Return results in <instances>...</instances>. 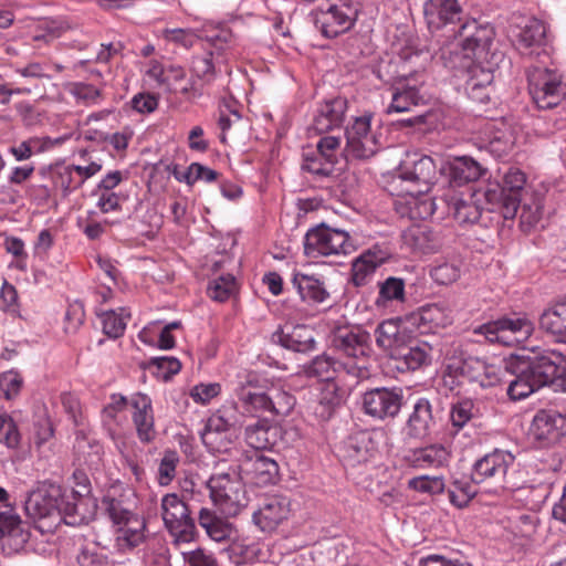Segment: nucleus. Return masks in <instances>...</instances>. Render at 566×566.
<instances>
[{
	"mask_svg": "<svg viewBox=\"0 0 566 566\" xmlns=\"http://www.w3.org/2000/svg\"><path fill=\"white\" fill-rule=\"evenodd\" d=\"M475 145L495 158H503L513 150L515 136L503 122L488 123Z\"/></svg>",
	"mask_w": 566,
	"mask_h": 566,
	"instance_id": "nucleus-21",
	"label": "nucleus"
},
{
	"mask_svg": "<svg viewBox=\"0 0 566 566\" xmlns=\"http://www.w3.org/2000/svg\"><path fill=\"white\" fill-rule=\"evenodd\" d=\"M238 422L233 407H222L211 415L201 433L234 432L233 428Z\"/></svg>",
	"mask_w": 566,
	"mask_h": 566,
	"instance_id": "nucleus-51",
	"label": "nucleus"
},
{
	"mask_svg": "<svg viewBox=\"0 0 566 566\" xmlns=\"http://www.w3.org/2000/svg\"><path fill=\"white\" fill-rule=\"evenodd\" d=\"M493 70L478 63L467 65L464 71V90L470 99L485 104L490 99L493 83Z\"/></svg>",
	"mask_w": 566,
	"mask_h": 566,
	"instance_id": "nucleus-27",
	"label": "nucleus"
},
{
	"mask_svg": "<svg viewBox=\"0 0 566 566\" xmlns=\"http://www.w3.org/2000/svg\"><path fill=\"white\" fill-rule=\"evenodd\" d=\"M434 426L432 405L427 398L416 400L407 421V434L412 438L428 437Z\"/></svg>",
	"mask_w": 566,
	"mask_h": 566,
	"instance_id": "nucleus-37",
	"label": "nucleus"
},
{
	"mask_svg": "<svg viewBox=\"0 0 566 566\" xmlns=\"http://www.w3.org/2000/svg\"><path fill=\"white\" fill-rule=\"evenodd\" d=\"M160 514L165 527L177 542L190 543L197 538L196 522L185 495L165 494L160 501Z\"/></svg>",
	"mask_w": 566,
	"mask_h": 566,
	"instance_id": "nucleus-7",
	"label": "nucleus"
},
{
	"mask_svg": "<svg viewBox=\"0 0 566 566\" xmlns=\"http://www.w3.org/2000/svg\"><path fill=\"white\" fill-rule=\"evenodd\" d=\"M291 282L300 298L308 305L323 304L331 296L323 275L295 270Z\"/></svg>",
	"mask_w": 566,
	"mask_h": 566,
	"instance_id": "nucleus-24",
	"label": "nucleus"
},
{
	"mask_svg": "<svg viewBox=\"0 0 566 566\" xmlns=\"http://www.w3.org/2000/svg\"><path fill=\"white\" fill-rule=\"evenodd\" d=\"M103 505L112 522L117 526L115 547L119 553L128 554L147 541V524L144 517L125 506L123 501L111 495L103 499Z\"/></svg>",
	"mask_w": 566,
	"mask_h": 566,
	"instance_id": "nucleus-5",
	"label": "nucleus"
},
{
	"mask_svg": "<svg viewBox=\"0 0 566 566\" xmlns=\"http://www.w3.org/2000/svg\"><path fill=\"white\" fill-rule=\"evenodd\" d=\"M408 488L419 493L429 495L440 494L444 490V480L442 476L419 475L408 481Z\"/></svg>",
	"mask_w": 566,
	"mask_h": 566,
	"instance_id": "nucleus-59",
	"label": "nucleus"
},
{
	"mask_svg": "<svg viewBox=\"0 0 566 566\" xmlns=\"http://www.w3.org/2000/svg\"><path fill=\"white\" fill-rule=\"evenodd\" d=\"M31 532L11 504L0 505V543L4 553L17 554L27 549Z\"/></svg>",
	"mask_w": 566,
	"mask_h": 566,
	"instance_id": "nucleus-15",
	"label": "nucleus"
},
{
	"mask_svg": "<svg viewBox=\"0 0 566 566\" xmlns=\"http://www.w3.org/2000/svg\"><path fill=\"white\" fill-rule=\"evenodd\" d=\"M450 459V451L440 443L409 450L403 460L413 469L444 467Z\"/></svg>",
	"mask_w": 566,
	"mask_h": 566,
	"instance_id": "nucleus-31",
	"label": "nucleus"
},
{
	"mask_svg": "<svg viewBox=\"0 0 566 566\" xmlns=\"http://www.w3.org/2000/svg\"><path fill=\"white\" fill-rule=\"evenodd\" d=\"M59 497V490L38 489L30 492L24 502L27 516L42 534L53 533L62 523Z\"/></svg>",
	"mask_w": 566,
	"mask_h": 566,
	"instance_id": "nucleus-10",
	"label": "nucleus"
},
{
	"mask_svg": "<svg viewBox=\"0 0 566 566\" xmlns=\"http://www.w3.org/2000/svg\"><path fill=\"white\" fill-rule=\"evenodd\" d=\"M526 184V175L517 167H509L502 176L501 187L506 195L504 219H513L521 203V192Z\"/></svg>",
	"mask_w": 566,
	"mask_h": 566,
	"instance_id": "nucleus-30",
	"label": "nucleus"
},
{
	"mask_svg": "<svg viewBox=\"0 0 566 566\" xmlns=\"http://www.w3.org/2000/svg\"><path fill=\"white\" fill-rule=\"evenodd\" d=\"M74 448L90 469L97 470L99 468L104 455V449L98 441L88 440L85 437L77 438Z\"/></svg>",
	"mask_w": 566,
	"mask_h": 566,
	"instance_id": "nucleus-55",
	"label": "nucleus"
},
{
	"mask_svg": "<svg viewBox=\"0 0 566 566\" xmlns=\"http://www.w3.org/2000/svg\"><path fill=\"white\" fill-rule=\"evenodd\" d=\"M486 171V168L470 156L455 157L449 164L450 181L455 186L474 182L482 178Z\"/></svg>",
	"mask_w": 566,
	"mask_h": 566,
	"instance_id": "nucleus-39",
	"label": "nucleus"
},
{
	"mask_svg": "<svg viewBox=\"0 0 566 566\" xmlns=\"http://www.w3.org/2000/svg\"><path fill=\"white\" fill-rule=\"evenodd\" d=\"M356 17L357 8L340 1L313 12V22L325 38L332 39L347 32L354 25Z\"/></svg>",
	"mask_w": 566,
	"mask_h": 566,
	"instance_id": "nucleus-16",
	"label": "nucleus"
},
{
	"mask_svg": "<svg viewBox=\"0 0 566 566\" xmlns=\"http://www.w3.org/2000/svg\"><path fill=\"white\" fill-rule=\"evenodd\" d=\"M396 361L400 371L419 370L431 363V346L428 343H419L412 346L403 345L390 356Z\"/></svg>",
	"mask_w": 566,
	"mask_h": 566,
	"instance_id": "nucleus-33",
	"label": "nucleus"
},
{
	"mask_svg": "<svg viewBox=\"0 0 566 566\" xmlns=\"http://www.w3.org/2000/svg\"><path fill=\"white\" fill-rule=\"evenodd\" d=\"M347 102L343 97H336L324 102L317 109L312 128L317 134H325L343 125Z\"/></svg>",
	"mask_w": 566,
	"mask_h": 566,
	"instance_id": "nucleus-32",
	"label": "nucleus"
},
{
	"mask_svg": "<svg viewBox=\"0 0 566 566\" xmlns=\"http://www.w3.org/2000/svg\"><path fill=\"white\" fill-rule=\"evenodd\" d=\"M378 448L374 434L360 430L347 437L338 448V457L346 468L365 465L377 457Z\"/></svg>",
	"mask_w": 566,
	"mask_h": 566,
	"instance_id": "nucleus-17",
	"label": "nucleus"
},
{
	"mask_svg": "<svg viewBox=\"0 0 566 566\" xmlns=\"http://www.w3.org/2000/svg\"><path fill=\"white\" fill-rule=\"evenodd\" d=\"M424 84V74L416 72L409 78L397 82L390 87L391 102L387 106V113H406L411 111L413 106L424 103V96L421 88Z\"/></svg>",
	"mask_w": 566,
	"mask_h": 566,
	"instance_id": "nucleus-18",
	"label": "nucleus"
},
{
	"mask_svg": "<svg viewBox=\"0 0 566 566\" xmlns=\"http://www.w3.org/2000/svg\"><path fill=\"white\" fill-rule=\"evenodd\" d=\"M305 373L311 377H316L322 381H331L337 376L345 375V366L339 358H334L326 354L316 356L306 367Z\"/></svg>",
	"mask_w": 566,
	"mask_h": 566,
	"instance_id": "nucleus-46",
	"label": "nucleus"
},
{
	"mask_svg": "<svg viewBox=\"0 0 566 566\" xmlns=\"http://www.w3.org/2000/svg\"><path fill=\"white\" fill-rule=\"evenodd\" d=\"M417 71H412L408 62L401 56H395L388 60H381L377 66L376 75L385 84L390 87L397 82L405 81L416 74Z\"/></svg>",
	"mask_w": 566,
	"mask_h": 566,
	"instance_id": "nucleus-44",
	"label": "nucleus"
},
{
	"mask_svg": "<svg viewBox=\"0 0 566 566\" xmlns=\"http://www.w3.org/2000/svg\"><path fill=\"white\" fill-rule=\"evenodd\" d=\"M534 329V323L526 315H514L484 323L475 327L474 333L492 344L513 347L528 339Z\"/></svg>",
	"mask_w": 566,
	"mask_h": 566,
	"instance_id": "nucleus-8",
	"label": "nucleus"
},
{
	"mask_svg": "<svg viewBox=\"0 0 566 566\" xmlns=\"http://www.w3.org/2000/svg\"><path fill=\"white\" fill-rule=\"evenodd\" d=\"M566 434V418L556 411L537 412L530 428L531 438L541 448L553 446Z\"/></svg>",
	"mask_w": 566,
	"mask_h": 566,
	"instance_id": "nucleus-19",
	"label": "nucleus"
},
{
	"mask_svg": "<svg viewBox=\"0 0 566 566\" xmlns=\"http://www.w3.org/2000/svg\"><path fill=\"white\" fill-rule=\"evenodd\" d=\"M475 200L483 206V211H499L504 218V205L506 203V195L497 181H489L472 192Z\"/></svg>",
	"mask_w": 566,
	"mask_h": 566,
	"instance_id": "nucleus-45",
	"label": "nucleus"
},
{
	"mask_svg": "<svg viewBox=\"0 0 566 566\" xmlns=\"http://www.w3.org/2000/svg\"><path fill=\"white\" fill-rule=\"evenodd\" d=\"M70 93L78 103H83L86 106L97 104L102 95L101 90L92 84L82 82L73 83Z\"/></svg>",
	"mask_w": 566,
	"mask_h": 566,
	"instance_id": "nucleus-60",
	"label": "nucleus"
},
{
	"mask_svg": "<svg viewBox=\"0 0 566 566\" xmlns=\"http://www.w3.org/2000/svg\"><path fill=\"white\" fill-rule=\"evenodd\" d=\"M449 212L460 224H473L480 220L483 206L475 200L472 193L469 199L452 197L449 202Z\"/></svg>",
	"mask_w": 566,
	"mask_h": 566,
	"instance_id": "nucleus-47",
	"label": "nucleus"
},
{
	"mask_svg": "<svg viewBox=\"0 0 566 566\" xmlns=\"http://www.w3.org/2000/svg\"><path fill=\"white\" fill-rule=\"evenodd\" d=\"M450 502L462 509L468 505L471 499L475 494V490L469 482L465 481H455L452 486L448 490Z\"/></svg>",
	"mask_w": 566,
	"mask_h": 566,
	"instance_id": "nucleus-61",
	"label": "nucleus"
},
{
	"mask_svg": "<svg viewBox=\"0 0 566 566\" xmlns=\"http://www.w3.org/2000/svg\"><path fill=\"white\" fill-rule=\"evenodd\" d=\"M537 324L538 329L555 343L566 344V296L544 308Z\"/></svg>",
	"mask_w": 566,
	"mask_h": 566,
	"instance_id": "nucleus-26",
	"label": "nucleus"
},
{
	"mask_svg": "<svg viewBox=\"0 0 566 566\" xmlns=\"http://www.w3.org/2000/svg\"><path fill=\"white\" fill-rule=\"evenodd\" d=\"M270 412L279 416L286 417L294 409L296 399L295 397L284 390L283 388L270 389Z\"/></svg>",
	"mask_w": 566,
	"mask_h": 566,
	"instance_id": "nucleus-57",
	"label": "nucleus"
},
{
	"mask_svg": "<svg viewBox=\"0 0 566 566\" xmlns=\"http://www.w3.org/2000/svg\"><path fill=\"white\" fill-rule=\"evenodd\" d=\"M423 17L432 34L441 33L448 39H460L463 55L470 59L489 50L494 31L488 24H479L475 19H464L459 0H427Z\"/></svg>",
	"mask_w": 566,
	"mask_h": 566,
	"instance_id": "nucleus-1",
	"label": "nucleus"
},
{
	"mask_svg": "<svg viewBox=\"0 0 566 566\" xmlns=\"http://www.w3.org/2000/svg\"><path fill=\"white\" fill-rule=\"evenodd\" d=\"M191 72L193 76L201 80L203 83L212 82L216 74L212 55L207 53L205 55L193 57L191 62Z\"/></svg>",
	"mask_w": 566,
	"mask_h": 566,
	"instance_id": "nucleus-63",
	"label": "nucleus"
},
{
	"mask_svg": "<svg viewBox=\"0 0 566 566\" xmlns=\"http://www.w3.org/2000/svg\"><path fill=\"white\" fill-rule=\"evenodd\" d=\"M272 340L282 347L305 353L314 348V331L304 324L285 323L272 334Z\"/></svg>",
	"mask_w": 566,
	"mask_h": 566,
	"instance_id": "nucleus-25",
	"label": "nucleus"
},
{
	"mask_svg": "<svg viewBox=\"0 0 566 566\" xmlns=\"http://www.w3.org/2000/svg\"><path fill=\"white\" fill-rule=\"evenodd\" d=\"M565 356L558 352H545L535 357H512L504 364L507 380V395L512 400H523L552 384L564 373Z\"/></svg>",
	"mask_w": 566,
	"mask_h": 566,
	"instance_id": "nucleus-2",
	"label": "nucleus"
},
{
	"mask_svg": "<svg viewBox=\"0 0 566 566\" xmlns=\"http://www.w3.org/2000/svg\"><path fill=\"white\" fill-rule=\"evenodd\" d=\"M235 290V277L232 274H224L210 281L208 285V295L217 302H224L233 295Z\"/></svg>",
	"mask_w": 566,
	"mask_h": 566,
	"instance_id": "nucleus-58",
	"label": "nucleus"
},
{
	"mask_svg": "<svg viewBox=\"0 0 566 566\" xmlns=\"http://www.w3.org/2000/svg\"><path fill=\"white\" fill-rule=\"evenodd\" d=\"M527 80L532 99L539 109L553 108L566 96V85L556 71L533 66L527 72Z\"/></svg>",
	"mask_w": 566,
	"mask_h": 566,
	"instance_id": "nucleus-12",
	"label": "nucleus"
},
{
	"mask_svg": "<svg viewBox=\"0 0 566 566\" xmlns=\"http://www.w3.org/2000/svg\"><path fill=\"white\" fill-rule=\"evenodd\" d=\"M302 169L311 174L316 180L331 177L335 171V163L319 155V153L311 151L304 154Z\"/></svg>",
	"mask_w": 566,
	"mask_h": 566,
	"instance_id": "nucleus-52",
	"label": "nucleus"
},
{
	"mask_svg": "<svg viewBox=\"0 0 566 566\" xmlns=\"http://www.w3.org/2000/svg\"><path fill=\"white\" fill-rule=\"evenodd\" d=\"M546 43V25L543 21L527 19L516 32L514 44L523 55L539 54V49Z\"/></svg>",
	"mask_w": 566,
	"mask_h": 566,
	"instance_id": "nucleus-29",
	"label": "nucleus"
},
{
	"mask_svg": "<svg viewBox=\"0 0 566 566\" xmlns=\"http://www.w3.org/2000/svg\"><path fill=\"white\" fill-rule=\"evenodd\" d=\"M438 179L434 160L427 155L410 153L400 163L398 174L389 182V191L395 197H405L403 191L426 195Z\"/></svg>",
	"mask_w": 566,
	"mask_h": 566,
	"instance_id": "nucleus-3",
	"label": "nucleus"
},
{
	"mask_svg": "<svg viewBox=\"0 0 566 566\" xmlns=\"http://www.w3.org/2000/svg\"><path fill=\"white\" fill-rule=\"evenodd\" d=\"M303 244L310 259L347 255L357 249L356 241L347 231L324 223L307 230Z\"/></svg>",
	"mask_w": 566,
	"mask_h": 566,
	"instance_id": "nucleus-6",
	"label": "nucleus"
},
{
	"mask_svg": "<svg viewBox=\"0 0 566 566\" xmlns=\"http://www.w3.org/2000/svg\"><path fill=\"white\" fill-rule=\"evenodd\" d=\"M198 523L214 542H223L232 534L231 525L207 507L200 509Z\"/></svg>",
	"mask_w": 566,
	"mask_h": 566,
	"instance_id": "nucleus-48",
	"label": "nucleus"
},
{
	"mask_svg": "<svg viewBox=\"0 0 566 566\" xmlns=\"http://www.w3.org/2000/svg\"><path fill=\"white\" fill-rule=\"evenodd\" d=\"M370 115L356 117L350 127L346 129L347 151L349 155L366 159L378 150V142L370 130Z\"/></svg>",
	"mask_w": 566,
	"mask_h": 566,
	"instance_id": "nucleus-20",
	"label": "nucleus"
},
{
	"mask_svg": "<svg viewBox=\"0 0 566 566\" xmlns=\"http://www.w3.org/2000/svg\"><path fill=\"white\" fill-rule=\"evenodd\" d=\"M207 486L213 504L227 515H237L247 504L243 484L235 474H213Z\"/></svg>",
	"mask_w": 566,
	"mask_h": 566,
	"instance_id": "nucleus-13",
	"label": "nucleus"
},
{
	"mask_svg": "<svg viewBox=\"0 0 566 566\" xmlns=\"http://www.w3.org/2000/svg\"><path fill=\"white\" fill-rule=\"evenodd\" d=\"M262 391L263 386L261 385V377L258 373L252 370H242L238 373L233 394L243 409L247 408Z\"/></svg>",
	"mask_w": 566,
	"mask_h": 566,
	"instance_id": "nucleus-42",
	"label": "nucleus"
},
{
	"mask_svg": "<svg viewBox=\"0 0 566 566\" xmlns=\"http://www.w3.org/2000/svg\"><path fill=\"white\" fill-rule=\"evenodd\" d=\"M333 346L339 354V360L345 366V375L357 379L370 377V335L366 331L340 328L333 337Z\"/></svg>",
	"mask_w": 566,
	"mask_h": 566,
	"instance_id": "nucleus-4",
	"label": "nucleus"
},
{
	"mask_svg": "<svg viewBox=\"0 0 566 566\" xmlns=\"http://www.w3.org/2000/svg\"><path fill=\"white\" fill-rule=\"evenodd\" d=\"M22 377L15 370H9L0 375V391L7 399L17 397L22 388Z\"/></svg>",
	"mask_w": 566,
	"mask_h": 566,
	"instance_id": "nucleus-64",
	"label": "nucleus"
},
{
	"mask_svg": "<svg viewBox=\"0 0 566 566\" xmlns=\"http://www.w3.org/2000/svg\"><path fill=\"white\" fill-rule=\"evenodd\" d=\"M234 432L201 433L203 444L214 453H223L230 450Z\"/></svg>",
	"mask_w": 566,
	"mask_h": 566,
	"instance_id": "nucleus-62",
	"label": "nucleus"
},
{
	"mask_svg": "<svg viewBox=\"0 0 566 566\" xmlns=\"http://www.w3.org/2000/svg\"><path fill=\"white\" fill-rule=\"evenodd\" d=\"M447 369L450 375L461 376L481 388L495 387L505 378L504 365L475 356L450 358Z\"/></svg>",
	"mask_w": 566,
	"mask_h": 566,
	"instance_id": "nucleus-11",
	"label": "nucleus"
},
{
	"mask_svg": "<svg viewBox=\"0 0 566 566\" xmlns=\"http://www.w3.org/2000/svg\"><path fill=\"white\" fill-rule=\"evenodd\" d=\"M408 327L406 317L403 319L390 318L381 322L375 331L377 346L387 352L389 356H392L396 350L407 345Z\"/></svg>",
	"mask_w": 566,
	"mask_h": 566,
	"instance_id": "nucleus-28",
	"label": "nucleus"
},
{
	"mask_svg": "<svg viewBox=\"0 0 566 566\" xmlns=\"http://www.w3.org/2000/svg\"><path fill=\"white\" fill-rule=\"evenodd\" d=\"M242 470L250 481L256 485H268L274 483L279 474L277 463L263 454L255 453L248 458Z\"/></svg>",
	"mask_w": 566,
	"mask_h": 566,
	"instance_id": "nucleus-35",
	"label": "nucleus"
},
{
	"mask_svg": "<svg viewBox=\"0 0 566 566\" xmlns=\"http://www.w3.org/2000/svg\"><path fill=\"white\" fill-rule=\"evenodd\" d=\"M112 439L120 457L122 464L130 470L137 481H140L144 474V469L140 465L143 449L133 436L118 433L113 434Z\"/></svg>",
	"mask_w": 566,
	"mask_h": 566,
	"instance_id": "nucleus-34",
	"label": "nucleus"
},
{
	"mask_svg": "<svg viewBox=\"0 0 566 566\" xmlns=\"http://www.w3.org/2000/svg\"><path fill=\"white\" fill-rule=\"evenodd\" d=\"M514 461L515 457L510 451L495 449L474 462L471 471L472 482L491 485L489 492L494 494L510 490L512 488L506 481V473Z\"/></svg>",
	"mask_w": 566,
	"mask_h": 566,
	"instance_id": "nucleus-9",
	"label": "nucleus"
},
{
	"mask_svg": "<svg viewBox=\"0 0 566 566\" xmlns=\"http://www.w3.org/2000/svg\"><path fill=\"white\" fill-rule=\"evenodd\" d=\"M385 254L380 250L368 249L352 263V281L356 286L366 284L367 279L385 262Z\"/></svg>",
	"mask_w": 566,
	"mask_h": 566,
	"instance_id": "nucleus-41",
	"label": "nucleus"
},
{
	"mask_svg": "<svg viewBox=\"0 0 566 566\" xmlns=\"http://www.w3.org/2000/svg\"><path fill=\"white\" fill-rule=\"evenodd\" d=\"M49 179L52 184V190L55 193H60L62 198H67L76 189L81 188L71 165L60 164L51 167Z\"/></svg>",
	"mask_w": 566,
	"mask_h": 566,
	"instance_id": "nucleus-49",
	"label": "nucleus"
},
{
	"mask_svg": "<svg viewBox=\"0 0 566 566\" xmlns=\"http://www.w3.org/2000/svg\"><path fill=\"white\" fill-rule=\"evenodd\" d=\"M101 319L103 332L111 338H118L126 329L129 313L125 308H120L119 312L114 310L105 311L101 314Z\"/></svg>",
	"mask_w": 566,
	"mask_h": 566,
	"instance_id": "nucleus-54",
	"label": "nucleus"
},
{
	"mask_svg": "<svg viewBox=\"0 0 566 566\" xmlns=\"http://www.w3.org/2000/svg\"><path fill=\"white\" fill-rule=\"evenodd\" d=\"M291 513V502L287 497L273 495L266 497L253 512L252 520L262 532H273L287 520Z\"/></svg>",
	"mask_w": 566,
	"mask_h": 566,
	"instance_id": "nucleus-23",
	"label": "nucleus"
},
{
	"mask_svg": "<svg viewBox=\"0 0 566 566\" xmlns=\"http://www.w3.org/2000/svg\"><path fill=\"white\" fill-rule=\"evenodd\" d=\"M403 391L399 387H377L367 390L361 396L364 412L376 419H394L402 407Z\"/></svg>",
	"mask_w": 566,
	"mask_h": 566,
	"instance_id": "nucleus-14",
	"label": "nucleus"
},
{
	"mask_svg": "<svg viewBox=\"0 0 566 566\" xmlns=\"http://www.w3.org/2000/svg\"><path fill=\"white\" fill-rule=\"evenodd\" d=\"M280 436L281 428L266 419H259L247 426L244 431L247 443L255 450H272L277 444Z\"/></svg>",
	"mask_w": 566,
	"mask_h": 566,
	"instance_id": "nucleus-36",
	"label": "nucleus"
},
{
	"mask_svg": "<svg viewBox=\"0 0 566 566\" xmlns=\"http://www.w3.org/2000/svg\"><path fill=\"white\" fill-rule=\"evenodd\" d=\"M539 517L536 513H520L510 520L512 533L522 538H531L537 532Z\"/></svg>",
	"mask_w": 566,
	"mask_h": 566,
	"instance_id": "nucleus-56",
	"label": "nucleus"
},
{
	"mask_svg": "<svg viewBox=\"0 0 566 566\" xmlns=\"http://www.w3.org/2000/svg\"><path fill=\"white\" fill-rule=\"evenodd\" d=\"M452 313L444 304H428L406 316V323L419 334L434 333L452 323Z\"/></svg>",
	"mask_w": 566,
	"mask_h": 566,
	"instance_id": "nucleus-22",
	"label": "nucleus"
},
{
	"mask_svg": "<svg viewBox=\"0 0 566 566\" xmlns=\"http://www.w3.org/2000/svg\"><path fill=\"white\" fill-rule=\"evenodd\" d=\"M405 197H396V210L412 220H426L434 213V202L426 195H413L403 191Z\"/></svg>",
	"mask_w": 566,
	"mask_h": 566,
	"instance_id": "nucleus-38",
	"label": "nucleus"
},
{
	"mask_svg": "<svg viewBox=\"0 0 566 566\" xmlns=\"http://www.w3.org/2000/svg\"><path fill=\"white\" fill-rule=\"evenodd\" d=\"M405 300V282L402 279L389 276L379 283L378 296L375 304L378 307H386L390 302Z\"/></svg>",
	"mask_w": 566,
	"mask_h": 566,
	"instance_id": "nucleus-53",
	"label": "nucleus"
},
{
	"mask_svg": "<svg viewBox=\"0 0 566 566\" xmlns=\"http://www.w3.org/2000/svg\"><path fill=\"white\" fill-rule=\"evenodd\" d=\"M86 506V500L77 496L73 491L70 494L62 495L59 500V510L61 512L62 522L70 526L86 524L90 520Z\"/></svg>",
	"mask_w": 566,
	"mask_h": 566,
	"instance_id": "nucleus-40",
	"label": "nucleus"
},
{
	"mask_svg": "<svg viewBox=\"0 0 566 566\" xmlns=\"http://www.w3.org/2000/svg\"><path fill=\"white\" fill-rule=\"evenodd\" d=\"M403 243L412 251L432 253L440 247L434 233L427 226H412L402 234Z\"/></svg>",
	"mask_w": 566,
	"mask_h": 566,
	"instance_id": "nucleus-43",
	"label": "nucleus"
},
{
	"mask_svg": "<svg viewBox=\"0 0 566 566\" xmlns=\"http://www.w3.org/2000/svg\"><path fill=\"white\" fill-rule=\"evenodd\" d=\"M461 261L457 256L450 259H439L430 270V276L434 282L441 285H448L455 282L461 275Z\"/></svg>",
	"mask_w": 566,
	"mask_h": 566,
	"instance_id": "nucleus-50",
	"label": "nucleus"
}]
</instances>
